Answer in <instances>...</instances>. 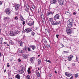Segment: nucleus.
I'll return each instance as SVG.
<instances>
[{"label": "nucleus", "mask_w": 79, "mask_h": 79, "mask_svg": "<svg viewBox=\"0 0 79 79\" xmlns=\"http://www.w3.org/2000/svg\"><path fill=\"white\" fill-rule=\"evenodd\" d=\"M73 76H72L70 78V79H73Z\"/></svg>", "instance_id": "51"}, {"label": "nucleus", "mask_w": 79, "mask_h": 79, "mask_svg": "<svg viewBox=\"0 0 79 79\" xmlns=\"http://www.w3.org/2000/svg\"><path fill=\"white\" fill-rule=\"evenodd\" d=\"M30 69L31 68H30V67H29L27 70L28 74H30L31 73V71H30Z\"/></svg>", "instance_id": "21"}, {"label": "nucleus", "mask_w": 79, "mask_h": 79, "mask_svg": "<svg viewBox=\"0 0 79 79\" xmlns=\"http://www.w3.org/2000/svg\"><path fill=\"white\" fill-rule=\"evenodd\" d=\"M57 23H58V24H59V23H60V21H58V22H57Z\"/></svg>", "instance_id": "60"}, {"label": "nucleus", "mask_w": 79, "mask_h": 79, "mask_svg": "<svg viewBox=\"0 0 79 79\" xmlns=\"http://www.w3.org/2000/svg\"><path fill=\"white\" fill-rule=\"evenodd\" d=\"M66 32L67 34L70 35V34L73 33V31L72 30V29H71L67 28L66 29Z\"/></svg>", "instance_id": "2"}, {"label": "nucleus", "mask_w": 79, "mask_h": 79, "mask_svg": "<svg viewBox=\"0 0 79 79\" xmlns=\"http://www.w3.org/2000/svg\"><path fill=\"white\" fill-rule=\"evenodd\" d=\"M31 34L33 36L35 34V33L34 32V31H33L32 32H31Z\"/></svg>", "instance_id": "34"}, {"label": "nucleus", "mask_w": 79, "mask_h": 79, "mask_svg": "<svg viewBox=\"0 0 79 79\" xmlns=\"http://www.w3.org/2000/svg\"><path fill=\"white\" fill-rule=\"evenodd\" d=\"M46 61H47V62H48V63H50L52 62L49 60H47Z\"/></svg>", "instance_id": "42"}, {"label": "nucleus", "mask_w": 79, "mask_h": 79, "mask_svg": "<svg viewBox=\"0 0 79 79\" xmlns=\"http://www.w3.org/2000/svg\"><path fill=\"white\" fill-rule=\"evenodd\" d=\"M59 36V35H56V37L57 38H58Z\"/></svg>", "instance_id": "46"}, {"label": "nucleus", "mask_w": 79, "mask_h": 79, "mask_svg": "<svg viewBox=\"0 0 79 79\" xmlns=\"http://www.w3.org/2000/svg\"><path fill=\"white\" fill-rule=\"evenodd\" d=\"M38 70H40V69L39 68H38Z\"/></svg>", "instance_id": "62"}, {"label": "nucleus", "mask_w": 79, "mask_h": 79, "mask_svg": "<svg viewBox=\"0 0 79 79\" xmlns=\"http://www.w3.org/2000/svg\"><path fill=\"white\" fill-rule=\"evenodd\" d=\"M63 53H69V51H64Z\"/></svg>", "instance_id": "31"}, {"label": "nucleus", "mask_w": 79, "mask_h": 79, "mask_svg": "<svg viewBox=\"0 0 79 79\" xmlns=\"http://www.w3.org/2000/svg\"><path fill=\"white\" fill-rule=\"evenodd\" d=\"M25 71V69H24V68H22L21 70H19V72L20 74H22V73H24Z\"/></svg>", "instance_id": "7"}, {"label": "nucleus", "mask_w": 79, "mask_h": 79, "mask_svg": "<svg viewBox=\"0 0 79 79\" xmlns=\"http://www.w3.org/2000/svg\"><path fill=\"white\" fill-rule=\"evenodd\" d=\"M20 45L21 46H23V42H21L20 44Z\"/></svg>", "instance_id": "40"}, {"label": "nucleus", "mask_w": 79, "mask_h": 79, "mask_svg": "<svg viewBox=\"0 0 79 79\" xmlns=\"http://www.w3.org/2000/svg\"><path fill=\"white\" fill-rule=\"evenodd\" d=\"M27 25L30 26H31L34 24V22L33 20V19H32L28 18L27 20Z\"/></svg>", "instance_id": "1"}, {"label": "nucleus", "mask_w": 79, "mask_h": 79, "mask_svg": "<svg viewBox=\"0 0 79 79\" xmlns=\"http://www.w3.org/2000/svg\"><path fill=\"white\" fill-rule=\"evenodd\" d=\"M19 4H16L15 5V11H18V10H19Z\"/></svg>", "instance_id": "5"}, {"label": "nucleus", "mask_w": 79, "mask_h": 79, "mask_svg": "<svg viewBox=\"0 0 79 79\" xmlns=\"http://www.w3.org/2000/svg\"><path fill=\"white\" fill-rule=\"evenodd\" d=\"M59 3L60 5H63V2H64V0H58Z\"/></svg>", "instance_id": "11"}, {"label": "nucleus", "mask_w": 79, "mask_h": 79, "mask_svg": "<svg viewBox=\"0 0 79 79\" xmlns=\"http://www.w3.org/2000/svg\"><path fill=\"white\" fill-rule=\"evenodd\" d=\"M35 60V59L34 57H32L30 58V61L33 64L34 63Z\"/></svg>", "instance_id": "6"}, {"label": "nucleus", "mask_w": 79, "mask_h": 79, "mask_svg": "<svg viewBox=\"0 0 79 79\" xmlns=\"http://www.w3.org/2000/svg\"><path fill=\"white\" fill-rule=\"evenodd\" d=\"M14 19H16V20H18V19H19V18L17 16H16L14 18Z\"/></svg>", "instance_id": "32"}, {"label": "nucleus", "mask_w": 79, "mask_h": 79, "mask_svg": "<svg viewBox=\"0 0 79 79\" xmlns=\"http://www.w3.org/2000/svg\"><path fill=\"white\" fill-rule=\"evenodd\" d=\"M23 50L24 51H26V50H27V48L26 47H25L23 48Z\"/></svg>", "instance_id": "33"}, {"label": "nucleus", "mask_w": 79, "mask_h": 79, "mask_svg": "<svg viewBox=\"0 0 79 79\" xmlns=\"http://www.w3.org/2000/svg\"><path fill=\"white\" fill-rule=\"evenodd\" d=\"M55 73H57V72H56V71H55Z\"/></svg>", "instance_id": "59"}, {"label": "nucleus", "mask_w": 79, "mask_h": 79, "mask_svg": "<svg viewBox=\"0 0 79 79\" xmlns=\"http://www.w3.org/2000/svg\"><path fill=\"white\" fill-rule=\"evenodd\" d=\"M72 65L73 66H75V64H72Z\"/></svg>", "instance_id": "44"}, {"label": "nucleus", "mask_w": 79, "mask_h": 79, "mask_svg": "<svg viewBox=\"0 0 79 79\" xmlns=\"http://www.w3.org/2000/svg\"><path fill=\"white\" fill-rule=\"evenodd\" d=\"M61 46H62V47H64V46L63 44H61Z\"/></svg>", "instance_id": "50"}, {"label": "nucleus", "mask_w": 79, "mask_h": 79, "mask_svg": "<svg viewBox=\"0 0 79 79\" xmlns=\"http://www.w3.org/2000/svg\"><path fill=\"white\" fill-rule=\"evenodd\" d=\"M20 19L22 21H24V19L23 18V17L22 16H20Z\"/></svg>", "instance_id": "20"}, {"label": "nucleus", "mask_w": 79, "mask_h": 79, "mask_svg": "<svg viewBox=\"0 0 79 79\" xmlns=\"http://www.w3.org/2000/svg\"><path fill=\"white\" fill-rule=\"evenodd\" d=\"M76 12H74L73 13V15H76Z\"/></svg>", "instance_id": "48"}, {"label": "nucleus", "mask_w": 79, "mask_h": 79, "mask_svg": "<svg viewBox=\"0 0 79 79\" xmlns=\"http://www.w3.org/2000/svg\"><path fill=\"white\" fill-rule=\"evenodd\" d=\"M28 50L29 52H30V51H31V48H28Z\"/></svg>", "instance_id": "41"}, {"label": "nucleus", "mask_w": 79, "mask_h": 79, "mask_svg": "<svg viewBox=\"0 0 79 79\" xmlns=\"http://www.w3.org/2000/svg\"><path fill=\"white\" fill-rule=\"evenodd\" d=\"M18 13H19L18 12H17L15 13V15H18Z\"/></svg>", "instance_id": "45"}, {"label": "nucleus", "mask_w": 79, "mask_h": 79, "mask_svg": "<svg viewBox=\"0 0 79 79\" xmlns=\"http://www.w3.org/2000/svg\"><path fill=\"white\" fill-rule=\"evenodd\" d=\"M4 19L6 21H10V18L8 17H5L4 18Z\"/></svg>", "instance_id": "15"}, {"label": "nucleus", "mask_w": 79, "mask_h": 79, "mask_svg": "<svg viewBox=\"0 0 79 79\" xmlns=\"http://www.w3.org/2000/svg\"><path fill=\"white\" fill-rule=\"evenodd\" d=\"M60 18V15L58 14H56L55 16H54V19H58Z\"/></svg>", "instance_id": "9"}, {"label": "nucleus", "mask_w": 79, "mask_h": 79, "mask_svg": "<svg viewBox=\"0 0 79 79\" xmlns=\"http://www.w3.org/2000/svg\"><path fill=\"white\" fill-rule=\"evenodd\" d=\"M10 45H13V41L11 40H10Z\"/></svg>", "instance_id": "28"}, {"label": "nucleus", "mask_w": 79, "mask_h": 79, "mask_svg": "<svg viewBox=\"0 0 79 79\" xmlns=\"http://www.w3.org/2000/svg\"><path fill=\"white\" fill-rule=\"evenodd\" d=\"M65 14L67 15H69L70 14H69V13L68 12H65Z\"/></svg>", "instance_id": "35"}, {"label": "nucleus", "mask_w": 79, "mask_h": 79, "mask_svg": "<svg viewBox=\"0 0 79 79\" xmlns=\"http://www.w3.org/2000/svg\"><path fill=\"white\" fill-rule=\"evenodd\" d=\"M8 79H12V78H9Z\"/></svg>", "instance_id": "63"}, {"label": "nucleus", "mask_w": 79, "mask_h": 79, "mask_svg": "<svg viewBox=\"0 0 79 79\" xmlns=\"http://www.w3.org/2000/svg\"><path fill=\"white\" fill-rule=\"evenodd\" d=\"M66 61H67L66 60H64V61H65V62H66Z\"/></svg>", "instance_id": "64"}, {"label": "nucleus", "mask_w": 79, "mask_h": 79, "mask_svg": "<svg viewBox=\"0 0 79 79\" xmlns=\"http://www.w3.org/2000/svg\"><path fill=\"white\" fill-rule=\"evenodd\" d=\"M30 47L31 48H32L33 50H35V49L36 48V47L35 45H30Z\"/></svg>", "instance_id": "13"}, {"label": "nucleus", "mask_w": 79, "mask_h": 79, "mask_svg": "<svg viewBox=\"0 0 79 79\" xmlns=\"http://www.w3.org/2000/svg\"><path fill=\"white\" fill-rule=\"evenodd\" d=\"M73 19L71 18L68 21L67 23H71L72 24H73Z\"/></svg>", "instance_id": "16"}, {"label": "nucleus", "mask_w": 79, "mask_h": 79, "mask_svg": "<svg viewBox=\"0 0 79 79\" xmlns=\"http://www.w3.org/2000/svg\"><path fill=\"white\" fill-rule=\"evenodd\" d=\"M2 2L1 1H0V5H2Z\"/></svg>", "instance_id": "47"}, {"label": "nucleus", "mask_w": 79, "mask_h": 79, "mask_svg": "<svg viewBox=\"0 0 79 79\" xmlns=\"http://www.w3.org/2000/svg\"><path fill=\"white\" fill-rule=\"evenodd\" d=\"M6 69H5L4 70V73H5V72H6Z\"/></svg>", "instance_id": "52"}, {"label": "nucleus", "mask_w": 79, "mask_h": 79, "mask_svg": "<svg viewBox=\"0 0 79 79\" xmlns=\"http://www.w3.org/2000/svg\"><path fill=\"white\" fill-rule=\"evenodd\" d=\"M58 2V0H51V3L52 4H55Z\"/></svg>", "instance_id": "10"}, {"label": "nucleus", "mask_w": 79, "mask_h": 79, "mask_svg": "<svg viewBox=\"0 0 79 79\" xmlns=\"http://www.w3.org/2000/svg\"><path fill=\"white\" fill-rule=\"evenodd\" d=\"M23 59H26L27 58V55L25 54L23 55Z\"/></svg>", "instance_id": "19"}, {"label": "nucleus", "mask_w": 79, "mask_h": 79, "mask_svg": "<svg viewBox=\"0 0 79 79\" xmlns=\"http://www.w3.org/2000/svg\"><path fill=\"white\" fill-rule=\"evenodd\" d=\"M19 32V31H15L14 34H15V35H16V34H18Z\"/></svg>", "instance_id": "24"}, {"label": "nucleus", "mask_w": 79, "mask_h": 79, "mask_svg": "<svg viewBox=\"0 0 79 79\" xmlns=\"http://www.w3.org/2000/svg\"><path fill=\"white\" fill-rule=\"evenodd\" d=\"M47 47H48V48H50V45H48L47 46Z\"/></svg>", "instance_id": "43"}, {"label": "nucleus", "mask_w": 79, "mask_h": 79, "mask_svg": "<svg viewBox=\"0 0 79 79\" xmlns=\"http://www.w3.org/2000/svg\"><path fill=\"white\" fill-rule=\"evenodd\" d=\"M75 78H77V77H78V73H76L75 75Z\"/></svg>", "instance_id": "36"}, {"label": "nucleus", "mask_w": 79, "mask_h": 79, "mask_svg": "<svg viewBox=\"0 0 79 79\" xmlns=\"http://www.w3.org/2000/svg\"><path fill=\"white\" fill-rule=\"evenodd\" d=\"M9 64V63H7V67H8V68H9V67H10V64Z\"/></svg>", "instance_id": "38"}, {"label": "nucleus", "mask_w": 79, "mask_h": 79, "mask_svg": "<svg viewBox=\"0 0 79 79\" xmlns=\"http://www.w3.org/2000/svg\"><path fill=\"white\" fill-rule=\"evenodd\" d=\"M15 77L16 78H17V79H20V77H20V75H19L18 74L15 76Z\"/></svg>", "instance_id": "22"}, {"label": "nucleus", "mask_w": 79, "mask_h": 79, "mask_svg": "<svg viewBox=\"0 0 79 79\" xmlns=\"http://www.w3.org/2000/svg\"><path fill=\"white\" fill-rule=\"evenodd\" d=\"M73 56H74L73 55L69 56L68 58V60H69V61H71V59L72 58H73Z\"/></svg>", "instance_id": "8"}, {"label": "nucleus", "mask_w": 79, "mask_h": 79, "mask_svg": "<svg viewBox=\"0 0 79 79\" xmlns=\"http://www.w3.org/2000/svg\"><path fill=\"white\" fill-rule=\"evenodd\" d=\"M19 53H24V51L21 50H20L19 51Z\"/></svg>", "instance_id": "29"}, {"label": "nucleus", "mask_w": 79, "mask_h": 79, "mask_svg": "<svg viewBox=\"0 0 79 79\" xmlns=\"http://www.w3.org/2000/svg\"><path fill=\"white\" fill-rule=\"evenodd\" d=\"M13 59L12 58L10 60V61H13Z\"/></svg>", "instance_id": "54"}, {"label": "nucleus", "mask_w": 79, "mask_h": 79, "mask_svg": "<svg viewBox=\"0 0 79 79\" xmlns=\"http://www.w3.org/2000/svg\"><path fill=\"white\" fill-rule=\"evenodd\" d=\"M27 79H30V78H31V77L29 75H27L26 77Z\"/></svg>", "instance_id": "30"}, {"label": "nucleus", "mask_w": 79, "mask_h": 79, "mask_svg": "<svg viewBox=\"0 0 79 79\" xmlns=\"http://www.w3.org/2000/svg\"><path fill=\"white\" fill-rule=\"evenodd\" d=\"M26 8H27V9H28V10H29V9H30V8H30V7H29V5H26Z\"/></svg>", "instance_id": "25"}, {"label": "nucleus", "mask_w": 79, "mask_h": 79, "mask_svg": "<svg viewBox=\"0 0 79 79\" xmlns=\"http://www.w3.org/2000/svg\"><path fill=\"white\" fill-rule=\"evenodd\" d=\"M25 23H26V22H25V21H23L22 23L23 25H24Z\"/></svg>", "instance_id": "39"}, {"label": "nucleus", "mask_w": 79, "mask_h": 79, "mask_svg": "<svg viewBox=\"0 0 79 79\" xmlns=\"http://www.w3.org/2000/svg\"><path fill=\"white\" fill-rule=\"evenodd\" d=\"M32 8L34 10H35V7H34H34H32Z\"/></svg>", "instance_id": "55"}, {"label": "nucleus", "mask_w": 79, "mask_h": 79, "mask_svg": "<svg viewBox=\"0 0 79 79\" xmlns=\"http://www.w3.org/2000/svg\"><path fill=\"white\" fill-rule=\"evenodd\" d=\"M5 11L7 15H10V14L11 13L10 10L8 8L6 9L5 10Z\"/></svg>", "instance_id": "3"}, {"label": "nucleus", "mask_w": 79, "mask_h": 79, "mask_svg": "<svg viewBox=\"0 0 79 79\" xmlns=\"http://www.w3.org/2000/svg\"><path fill=\"white\" fill-rule=\"evenodd\" d=\"M57 22H56L53 21V22L51 24L52 25H54L55 26L57 24Z\"/></svg>", "instance_id": "23"}, {"label": "nucleus", "mask_w": 79, "mask_h": 79, "mask_svg": "<svg viewBox=\"0 0 79 79\" xmlns=\"http://www.w3.org/2000/svg\"><path fill=\"white\" fill-rule=\"evenodd\" d=\"M18 61H19V62H21V60H19V59L18 60Z\"/></svg>", "instance_id": "49"}, {"label": "nucleus", "mask_w": 79, "mask_h": 79, "mask_svg": "<svg viewBox=\"0 0 79 79\" xmlns=\"http://www.w3.org/2000/svg\"><path fill=\"white\" fill-rule=\"evenodd\" d=\"M32 31V29L31 28L26 29L25 30V32H27V33H29V32H30Z\"/></svg>", "instance_id": "4"}, {"label": "nucleus", "mask_w": 79, "mask_h": 79, "mask_svg": "<svg viewBox=\"0 0 79 79\" xmlns=\"http://www.w3.org/2000/svg\"><path fill=\"white\" fill-rule=\"evenodd\" d=\"M38 64H40L41 63V59H39L38 60Z\"/></svg>", "instance_id": "26"}, {"label": "nucleus", "mask_w": 79, "mask_h": 79, "mask_svg": "<svg viewBox=\"0 0 79 79\" xmlns=\"http://www.w3.org/2000/svg\"><path fill=\"white\" fill-rule=\"evenodd\" d=\"M38 13H40V11H39V10H38Z\"/></svg>", "instance_id": "56"}, {"label": "nucleus", "mask_w": 79, "mask_h": 79, "mask_svg": "<svg viewBox=\"0 0 79 79\" xmlns=\"http://www.w3.org/2000/svg\"><path fill=\"white\" fill-rule=\"evenodd\" d=\"M48 15H51V14H52V12H48L47 13Z\"/></svg>", "instance_id": "37"}, {"label": "nucleus", "mask_w": 79, "mask_h": 79, "mask_svg": "<svg viewBox=\"0 0 79 79\" xmlns=\"http://www.w3.org/2000/svg\"><path fill=\"white\" fill-rule=\"evenodd\" d=\"M49 22H50L51 23V24H52L53 22V19L52 18L49 19Z\"/></svg>", "instance_id": "18"}, {"label": "nucleus", "mask_w": 79, "mask_h": 79, "mask_svg": "<svg viewBox=\"0 0 79 79\" xmlns=\"http://www.w3.org/2000/svg\"><path fill=\"white\" fill-rule=\"evenodd\" d=\"M7 47H8V46H9V44H7Z\"/></svg>", "instance_id": "61"}, {"label": "nucleus", "mask_w": 79, "mask_h": 79, "mask_svg": "<svg viewBox=\"0 0 79 79\" xmlns=\"http://www.w3.org/2000/svg\"><path fill=\"white\" fill-rule=\"evenodd\" d=\"M21 68H24L23 67V65H22L21 66Z\"/></svg>", "instance_id": "57"}, {"label": "nucleus", "mask_w": 79, "mask_h": 79, "mask_svg": "<svg viewBox=\"0 0 79 79\" xmlns=\"http://www.w3.org/2000/svg\"><path fill=\"white\" fill-rule=\"evenodd\" d=\"M4 43L5 44H7V42H5Z\"/></svg>", "instance_id": "53"}, {"label": "nucleus", "mask_w": 79, "mask_h": 79, "mask_svg": "<svg viewBox=\"0 0 79 79\" xmlns=\"http://www.w3.org/2000/svg\"><path fill=\"white\" fill-rule=\"evenodd\" d=\"M67 24L68 27H71L73 26V23H67Z\"/></svg>", "instance_id": "14"}, {"label": "nucleus", "mask_w": 79, "mask_h": 79, "mask_svg": "<svg viewBox=\"0 0 79 79\" xmlns=\"http://www.w3.org/2000/svg\"><path fill=\"white\" fill-rule=\"evenodd\" d=\"M10 35V36H13V35H15V34L13 31H11L9 33Z\"/></svg>", "instance_id": "17"}, {"label": "nucleus", "mask_w": 79, "mask_h": 79, "mask_svg": "<svg viewBox=\"0 0 79 79\" xmlns=\"http://www.w3.org/2000/svg\"><path fill=\"white\" fill-rule=\"evenodd\" d=\"M1 55H2V53L1 52H0V56H1Z\"/></svg>", "instance_id": "58"}, {"label": "nucleus", "mask_w": 79, "mask_h": 79, "mask_svg": "<svg viewBox=\"0 0 79 79\" xmlns=\"http://www.w3.org/2000/svg\"><path fill=\"white\" fill-rule=\"evenodd\" d=\"M65 75L67 77H70L72 76V74L71 73H69L68 72H67L65 73Z\"/></svg>", "instance_id": "12"}, {"label": "nucleus", "mask_w": 79, "mask_h": 79, "mask_svg": "<svg viewBox=\"0 0 79 79\" xmlns=\"http://www.w3.org/2000/svg\"><path fill=\"white\" fill-rule=\"evenodd\" d=\"M36 75L37 77H40V73H39V72L36 73Z\"/></svg>", "instance_id": "27"}]
</instances>
